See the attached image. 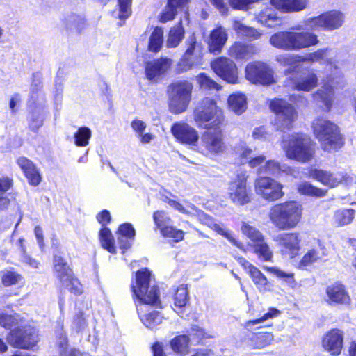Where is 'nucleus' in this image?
I'll return each mask as SVG.
<instances>
[{"label":"nucleus","mask_w":356,"mask_h":356,"mask_svg":"<svg viewBox=\"0 0 356 356\" xmlns=\"http://www.w3.org/2000/svg\"><path fill=\"white\" fill-rule=\"evenodd\" d=\"M91 136L92 131L88 127H79L74 134V144L78 147H86L89 144Z\"/></svg>","instance_id":"50"},{"label":"nucleus","mask_w":356,"mask_h":356,"mask_svg":"<svg viewBox=\"0 0 356 356\" xmlns=\"http://www.w3.org/2000/svg\"><path fill=\"white\" fill-rule=\"evenodd\" d=\"M132 0H118V8L113 11V16L124 21L131 15Z\"/></svg>","instance_id":"42"},{"label":"nucleus","mask_w":356,"mask_h":356,"mask_svg":"<svg viewBox=\"0 0 356 356\" xmlns=\"http://www.w3.org/2000/svg\"><path fill=\"white\" fill-rule=\"evenodd\" d=\"M187 49L184 53L190 57H195V59L201 61L202 46L197 42L194 34L190 35L186 40Z\"/></svg>","instance_id":"44"},{"label":"nucleus","mask_w":356,"mask_h":356,"mask_svg":"<svg viewBox=\"0 0 356 356\" xmlns=\"http://www.w3.org/2000/svg\"><path fill=\"white\" fill-rule=\"evenodd\" d=\"M229 108L236 114L243 113L247 108V102L245 95L236 93L231 95L228 99Z\"/></svg>","instance_id":"36"},{"label":"nucleus","mask_w":356,"mask_h":356,"mask_svg":"<svg viewBox=\"0 0 356 356\" xmlns=\"http://www.w3.org/2000/svg\"><path fill=\"white\" fill-rule=\"evenodd\" d=\"M153 218L155 225L157 228L161 231L163 227H166L168 225H170L171 220L167 216V214L163 211H156L154 213Z\"/></svg>","instance_id":"62"},{"label":"nucleus","mask_w":356,"mask_h":356,"mask_svg":"<svg viewBox=\"0 0 356 356\" xmlns=\"http://www.w3.org/2000/svg\"><path fill=\"white\" fill-rule=\"evenodd\" d=\"M294 88L297 90L310 92L317 87L318 78L313 69L302 72L292 78Z\"/></svg>","instance_id":"21"},{"label":"nucleus","mask_w":356,"mask_h":356,"mask_svg":"<svg viewBox=\"0 0 356 356\" xmlns=\"http://www.w3.org/2000/svg\"><path fill=\"white\" fill-rule=\"evenodd\" d=\"M257 1L259 0H229V3L235 9L247 10L250 5Z\"/></svg>","instance_id":"64"},{"label":"nucleus","mask_w":356,"mask_h":356,"mask_svg":"<svg viewBox=\"0 0 356 356\" xmlns=\"http://www.w3.org/2000/svg\"><path fill=\"white\" fill-rule=\"evenodd\" d=\"M171 132L176 140L184 145L195 146L199 135L195 128L184 122H178L171 127Z\"/></svg>","instance_id":"18"},{"label":"nucleus","mask_w":356,"mask_h":356,"mask_svg":"<svg viewBox=\"0 0 356 356\" xmlns=\"http://www.w3.org/2000/svg\"><path fill=\"white\" fill-rule=\"evenodd\" d=\"M263 268L265 270L273 274L278 278L284 279V280L288 281L289 282L294 281V274L293 273L284 272L276 266L269 267L267 266H264Z\"/></svg>","instance_id":"59"},{"label":"nucleus","mask_w":356,"mask_h":356,"mask_svg":"<svg viewBox=\"0 0 356 356\" xmlns=\"http://www.w3.org/2000/svg\"><path fill=\"white\" fill-rule=\"evenodd\" d=\"M270 108L275 114L273 124L277 130L285 131L293 128L298 118V111L293 105L282 99L275 98L270 103Z\"/></svg>","instance_id":"8"},{"label":"nucleus","mask_w":356,"mask_h":356,"mask_svg":"<svg viewBox=\"0 0 356 356\" xmlns=\"http://www.w3.org/2000/svg\"><path fill=\"white\" fill-rule=\"evenodd\" d=\"M302 206L296 201H286L272 206L268 218L272 225L279 230L294 229L302 218Z\"/></svg>","instance_id":"2"},{"label":"nucleus","mask_w":356,"mask_h":356,"mask_svg":"<svg viewBox=\"0 0 356 356\" xmlns=\"http://www.w3.org/2000/svg\"><path fill=\"white\" fill-rule=\"evenodd\" d=\"M23 241H24V240L22 238H19L17 241V245L19 248V250H20V253H21V259H20L21 261L23 263L26 264L33 268H37L38 267L39 263L36 260L31 258L26 254V248L23 244Z\"/></svg>","instance_id":"61"},{"label":"nucleus","mask_w":356,"mask_h":356,"mask_svg":"<svg viewBox=\"0 0 356 356\" xmlns=\"http://www.w3.org/2000/svg\"><path fill=\"white\" fill-rule=\"evenodd\" d=\"M281 145L288 159L300 163L309 162L315 154L313 141L303 134L293 133L284 136Z\"/></svg>","instance_id":"3"},{"label":"nucleus","mask_w":356,"mask_h":356,"mask_svg":"<svg viewBox=\"0 0 356 356\" xmlns=\"http://www.w3.org/2000/svg\"><path fill=\"white\" fill-rule=\"evenodd\" d=\"M150 272L144 268L136 273V280L131 287L134 297L141 303L161 307L159 289L157 286H149Z\"/></svg>","instance_id":"7"},{"label":"nucleus","mask_w":356,"mask_h":356,"mask_svg":"<svg viewBox=\"0 0 356 356\" xmlns=\"http://www.w3.org/2000/svg\"><path fill=\"white\" fill-rule=\"evenodd\" d=\"M274 340V335L270 332L253 334L248 339V346L254 349H261L270 346Z\"/></svg>","instance_id":"32"},{"label":"nucleus","mask_w":356,"mask_h":356,"mask_svg":"<svg viewBox=\"0 0 356 356\" xmlns=\"http://www.w3.org/2000/svg\"><path fill=\"white\" fill-rule=\"evenodd\" d=\"M228 35L226 29L220 26L214 29L210 33L208 46L212 53H220L226 44Z\"/></svg>","instance_id":"28"},{"label":"nucleus","mask_w":356,"mask_h":356,"mask_svg":"<svg viewBox=\"0 0 356 356\" xmlns=\"http://www.w3.org/2000/svg\"><path fill=\"white\" fill-rule=\"evenodd\" d=\"M33 82L31 86V100L35 102L38 98L43 99V93L41 92V76L39 73L33 75Z\"/></svg>","instance_id":"53"},{"label":"nucleus","mask_w":356,"mask_h":356,"mask_svg":"<svg viewBox=\"0 0 356 356\" xmlns=\"http://www.w3.org/2000/svg\"><path fill=\"white\" fill-rule=\"evenodd\" d=\"M135 236V230L129 223H124L120 226L118 229V237L134 238Z\"/></svg>","instance_id":"63"},{"label":"nucleus","mask_w":356,"mask_h":356,"mask_svg":"<svg viewBox=\"0 0 356 356\" xmlns=\"http://www.w3.org/2000/svg\"><path fill=\"white\" fill-rule=\"evenodd\" d=\"M163 42V31L160 27H156L152 33L149 40V50L154 52L159 51Z\"/></svg>","instance_id":"47"},{"label":"nucleus","mask_w":356,"mask_h":356,"mask_svg":"<svg viewBox=\"0 0 356 356\" xmlns=\"http://www.w3.org/2000/svg\"><path fill=\"white\" fill-rule=\"evenodd\" d=\"M257 21L261 24L273 27L280 22L276 13L270 8H265L257 15Z\"/></svg>","instance_id":"37"},{"label":"nucleus","mask_w":356,"mask_h":356,"mask_svg":"<svg viewBox=\"0 0 356 356\" xmlns=\"http://www.w3.org/2000/svg\"><path fill=\"white\" fill-rule=\"evenodd\" d=\"M175 306L177 308H182L186 306L188 300L187 288L184 285H180L175 294Z\"/></svg>","instance_id":"54"},{"label":"nucleus","mask_w":356,"mask_h":356,"mask_svg":"<svg viewBox=\"0 0 356 356\" xmlns=\"http://www.w3.org/2000/svg\"><path fill=\"white\" fill-rule=\"evenodd\" d=\"M99 239L103 248L112 254H115L116 249L114 245V239L109 229L103 227L99 231Z\"/></svg>","instance_id":"46"},{"label":"nucleus","mask_w":356,"mask_h":356,"mask_svg":"<svg viewBox=\"0 0 356 356\" xmlns=\"http://www.w3.org/2000/svg\"><path fill=\"white\" fill-rule=\"evenodd\" d=\"M270 43L284 51H299L318 44V35L311 31H280L272 35Z\"/></svg>","instance_id":"4"},{"label":"nucleus","mask_w":356,"mask_h":356,"mask_svg":"<svg viewBox=\"0 0 356 356\" xmlns=\"http://www.w3.org/2000/svg\"><path fill=\"white\" fill-rule=\"evenodd\" d=\"M252 247L254 252L260 260L263 261H270L272 260L273 254L265 239L263 241L252 244Z\"/></svg>","instance_id":"43"},{"label":"nucleus","mask_w":356,"mask_h":356,"mask_svg":"<svg viewBox=\"0 0 356 356\" xmlns=\"http://www.w3.org/2000/svg\"><path fill=\"white\" fill-rule=\"evenodd\" d=\"M281 314L280 311L275 308H270L267 313L264 314L261 318L254 320H249L244 323V327H248L263 323L270 318L278 316Z\"/></svg>","instance_id":"55"},{"label":"nucleus","mask_w":356,"mask_h":356,"mask_svg":"<svg viewBox=\"0 0 356 356\" xmlns=\"http://www.w3.org/2000/svg\"><path fill=\"white\" fill-rule=\"evenodd\" d=\"M200 63L201 61L195 59V57H190V56H186V54H184L177 64V70L179 73L187 72L200 65Z\"/></svg>","instance_id":"51"},{"label":"nucleus","mask_w":356,"mask_h":356,"mask_svg":"<svg viewBox=\"0 0 356 356\" xmlns=\"http://www.w3.org/2000/svg\"><path fill=\"white\" fill-rule=\"evenodd\" d=\"M225 149L223 135L220 128L207 129L200 138L199 149L206 154H217L222 152Z\"/></svg>","instance_id":"15"},{"label":"nucleus","mask_w":356,"mask_h":356,"mask_svg":"<svg viewBox=\"0 0 356 356\" xmlns=\"http://www.w3.org/2000/svg\"><path fill=\"white\" fill-rule=\"evenodd\" d=\"M178 8H180L175 6V5H171L167 2L165 7L161 14L160 21L163 23H165L166 22L172 20L177 13Z\"/></svg>","instance_id":"58"},{"label":"nucleus","mask_w":356,"mask_h":356,"mask_svg":"<svg viewBox=\"0 0 356 356\" xmlns=\"http://www.w3.org/2000/svg\"><path fill=\"white\" fill-rule=\"evenodd\" d=\"M309 0H270V3L277 10L284 13L299 12L305 10Z\"/></svg>","instance_id":"27"},{"label":"nucleus","mask_w":356,"mask_h":356,"mask_svg":"<svg viewBox=\"0 0 356 356\" xmlns=\"http://www.w3.org/2000/svg\"><path fill=\"white\" fill-rule=\"evenodd\" d=\"M6 339L8 343L15 348L29 349L36 344L38 335L30 327H17L11 330Z\"/></svg>","instance_id":"16"},{"label":"nucleus","mask_w":356,"mask_h":356,"mask_svg":"<svg viewBox=\"0 0 356 356\" xmlns=\"http://www.w3.org/2000/svg\"><path fill=\"white\" fill-rule=\"evenodd\" d=\"M193 119L198 127L216 129L222 124L224 115L213 99L205 97L195 107Z\"/></svg>","instance_id":"5"},{"label":"nucleus","mask_w":356,"mask_h":356,"mask_svg":"<svg viewBox=\"0 0 356 356\" xmlns=\"http://www.w3.org/2000/svg\"><path fill=\"white\" fill-rule=\"evenodd\" d=\"M248 274L251 277L254 284L260 291L266 292L270 289V284L268 279L257 267H252Z\"/></svg>","instance_id":"39"},{"label":"nucleus","mask_w":356,"mask_h":356,"mask_svg":"<svg viewBox=\"0 0 356 356\" xmlns=\"http://www.w3.org/2000/svg\"><path fill=\"white\" fill-rule=\"evenodd\" d=\"M54 272L63 287L76 295L82 293V285L77 279L73 277L72 270L60 256L56 255L54 257Z\"/></svg>","instance_id":"11"},{"label":"nucleus","mask_w":356,"mask_h":356,"mask_svg":"<svg viewBox=\"0 0 356 356\" xmlns=\"http://www.w3.org/2000/svg\"><path fill=\"white\" fill-rule=\"evenodd\" d=\"M161 234L163 237L172 238L175 241L178 242L184 238V232L180 229H177L175 227L168 225L166 227L161 229Z\"/></svg>","instance_id":"57"},{"label":"nucleus","mask_w":356,"mask_h":356,"mask_svg":"<svg viewBox=\"0 0 356 356\" xmlns=\"http://www.w3.org/2000/svg\"><path fill=\"white\" fill-rule=\"evenodd\" d=\"M228 52L236 60H248L257 53V49L253 44L236 42L229 47Z\"/></svg>","instance_id":"30"},{"label":"nucleus","mask_w":356,"mask_h":356,"mask_svg":"<svg viewBox=\"0 0 356 356\" xmlns=\"http://www.w3.org/2000/svg\"><path fill=\"white\" fill-rule=\"evenodd\" d=\"M195 79L200 87L202 89H216L218 90L220 88V86L216 82L204 73H200Z\"/></svg>","instance_id":"56"},{"label":"nucleus","mask_w":356,"mask_h":356,"mask_svg":"<svg viewBox=\"0 0 356 356\" xmlns=\"http://www.w3.org/2000/svg\"><path fill=\"white\" fill-rule=\"evenodd\" d=\"M184 30L181 21H180L177 25L170 29L166 40V47L168 48L177 47L184 38Z\"/></svg>","instance_id":"34"},{"label":"nucleus","mask_w":356,"mask_h":356,"mask_svg":"<svg viewBox=\"0 0 356 356\" xmlns=\"http://www.w3.org/2000/svg\"><path fill=\"white\" fill-rule=\"evenodd\" d=\"M66 28L70 30H80L83 24V19L76 15H70L65 18Z\"/></svg>","instance_id":"60"},{"label":"nucleus","mask_w":356,"mask_h":356,"mask_svg":"<svg viewBox=\"0 0 356 356\" xmlns=\"http://www.w3.org/2000/svg\"><path fill=\"white\" fill-rule=\"evenodd\" d=\"M171 65L170 59L163 58L148 62L145 65L146 77L149 80L156 81L167 72Z\"/></svg>","instance_id":"25"},{"label":"nucleus","mask_w":356,"mask_h":356,"mask_svg":"<svg viewBox=\"0 0 356 356\" xmlns=\"http://www.w3.org/2000/svg\"><path fill=\"white\" fill-rule=\"evenodd\" d=\"M137 310H138V314L140 316V320L142 321V322L144 323V325L147 327H148L149 329H154L158 325L161 323L163 318L159 312L153 311L147 315H142L141 314L142 309L139 308L138 305H137Z\"/></svg>","instance_id":"41"},{"label":"nucleus","mask_w":356,"mask_h":356,"mask_svg":"<svg viewBox=\"0 0 356 356\" xmlns=\"http://www.w3.org/2000/svg\"><path fill=\"white\" fill-rule=\"evenodd\" d=\"M312 127L315 136L325 151H336L343 145V138L338 126L331 121L318 118L314 120Z\"/></svg>","instance_id":"6"},{"label":"nucleus","mask_w":356,"mask_h":356,"mask_svg":"<svg viewBox=\"0 0 356 356\" xmlns=\"http://www.w3.org/2000/svg\"><path fill=\"white\" fill-rule=\"evenodd\" d=\"M354 214L352 209L337 210L334 214V221L340 226L347 225L353 221Z\"/></svg>","instance_id":"49"},{"label":"nucleus","mask_w":356,"mask_h":356,"mask_svg":"<svg viewBox=\"0 0 356 356\" xmlns=\"http://www.w3.org/2000/svg\"><path fill=\"white\" fill-rule=\"evenodd\" d=\"M1 282L4 286H10L22 281V276L11 269H5L1 272Z\"/></svg>","instance_id":"48"},{"label":"nucleus","mask_w":356,"mask_h":356,"mask_svg":"<svg viewBox=\"0 0 356 356\" xmlns=\"http://www.w3.org/2000/svg\"><path fill=\"white\" fill-rule=\"evenodd\" d=\"M309 176L312 179L330 187L338 186L339 184L342 182V178L343 177L342 173L340 172L332 174L327 171L317 169L312 170L309 172Z\"/></svg>","instance_id":"29"},{"label":"nucleus","mask_w":356,"mask_h":356,"mask_svg":"<svg viewBox=\"0 0 356 356\" xmlns=\"http://www.w3.org/2000/svg\"><path fill=\"white\" fill-rule=\"evenodd\" d=\"M193 85L187 81H178L168 88L170 108L172 113L186 111L191 101Z\"/></svg>","instance_id":"10"},{"label":"nucleus","mask_w":356,"mask_h":356,"mask_svg":"<svg viewBox=\"0 0 356 356\" xmlns=\"http://www.w3.org/2000/svg\"><path fill=\"white\" fill-rule=\"evenodd\" d=\"M298 191L302 195H311L321 197L325 195V191L322 189L313 186L308 182H302L298 186Z\"/></svg>","instance_id":"52"},{"label":"nucleus","mask_w":356,"mask_h":356,"mask_svg":"<svg viewBox=\"0 0 356 356\" xmlns=\"http://www.w3.org/2000/svg\"><path fill=\"white\" fill-rule=\"evenodd\" d=\"M241 231L253 244L263 241L265 239L264 234L257 228L245 222H242Z\"/></svg>","instance_id":"40"},{"label":"nucleus","mask_w":356,"mask_h":356,"mask_svg":"<svg viewBox=\"0 0 356 356\" xmlns=\"http://www.w3.org/2000/svg\"><path fill=\"white\" fill-rule=\"evenodd\" d=\"M327 302L329 304L347 305L350 302V296L346 292L345 287L340 283H334L326 289Z\"/></svg>","instance_id":"26"},{"label":"nucleus","mask_w":356,"mask_h":356,"mask_svg":"<svg viewBox=\"0 0 356 356\" xmlns=\"http://www.w3.org/2000/svg\"><path fill=\"white\" fill-rule=\"evenodd\" d=\"M328 252L325 245L318 242L317 245L309 249L302 257L298 266L300 268L310 266L316 263L325 261Z\"/></svg>","instance_id":"22"},{"label":"nucleus","mask_w":356,"mask_h":356,"mask_svg":"<svg viewBox=\"0 0 356 356\" xmlns=\"http://www.w3.org/2000/svg\"><path fill=\"white\" fill-rule=\"evenodd\" d=\"M233 29L239 36L251 40H257L262 35L256 29L248 26L237 19L234 20Z\"/></svg>","instance_id":"33"},{"label":"nucleus","mask_w":356,"mask_h":356,"mask_svg":"<svg viewBox=\"0 0 356 356\" xmlns=\"http://www.w3.org/2000/svg\"><path fill=\"white\" fill-rule=\"evenodd\" d=\"M291 172V169L286 165H281L280 163L269 160L266 161L263 166H261L257 169V173L259 175L268 174L273 176H278L281 173L289 174Z\"/></svg>","instance_id":"31"},{"label":"nucleus","mask_w":356,"mask_h":356,"mask_svg":"<svg viewBox=\"0 0 356 356\" xmlns=\"http://www.w3.org/2000/svg\"><path fill=\"white\" fill-rule=\"evenodd\" d=\"M345 14L339 10L325 12L318 16L306 19L303 24L307 29L332 31L340 29L345 22Z\"/></svg>","instance_id":"9"},{"label":"nucleus","mask_w":356,"mask_h":356,"mask_svg":"<svg viewBox=\"0 0 356 356\" xmlns=\"http://www.w3.org/2000/svg\"><path fill=\"white\" fill-rule=\"evenodd\" d=\"M189 338L186 335L175 337L171 341V347L179 356H184L188 353Z\"/></svg>","instance_id":"45"},{"label":"nucleus","mask_w":356,"mask_h":356,"mask_svg":"<svg viewBox=\"0 0 356 356\" xmlns=\"http://www.w3.org/2000/svg\"><path fill=\"white\" fill-rule=\"evenodd\" d=\"M276 61L284 67H289L285 72L286 74H291L299 66L301 63L300 56L282 54L276 57Z\"/></svg>","instance_id":"38"},{"label":"nucleus","mask_w":356,"mask_h":356,"mask_svg":"<svg viewBox=\"0 0 356 356\" xmlns=\"http://www.w3.org/2000/svg\"><path fill=\"white\" fill-rule=\"evenodd\" d=\"M273 241L280 246L283 253L291 257L296 256L300 249L301 237L296 232H284L276 235Z\"/></svg>","instance_id":"19"},{"label":"nucleus","mask_w":356,"mask_h":356,"mask_svg":"<svg viewBox=\"0 0 356 356\" xmlns=\"http://www.w3.org/2000/svg\"><path fill=\"white\" fill-rule=\"evenodd\" d=\"M332 49L329 47L318 49L313 52L300 56L301 63H321L327 64L326 77L324 85L313 94L314 100L321 103L326 111H330L334 101V88L343 83V74L340 63L334 57L330 56Z\"/></svg>","instance_id":"1"},{"label":"nucleus","mask_w":356,"mask_h":356,"mask_svg":"<svg viewBox=\"0 0 356 356\" xmlns=\"http://www.w3.org/2000/svg\"><path fill=\"white\" fill-rule=\"evenodd\" d=\"M282 188V184L269 177L259 176L254 181L255 193L270 202L277 201L284 196Z\"/></svg>","instance_id":"13"},{"label":"nucleus","mask_w":356,"mask_h":356,"mask_svg":"<svg viewBox=\"0 0 356 356\" xmlns=\"http://www.w3.org/2000/svg\"><path fill=\"white\" fill-rule=\"evenodd\" d=\"M343 332L339 330L333 329L325 335L322 341V346L331 355H338L343 347Z\"/></svg>","instance_id":"23"},{"label":"nucleus","mask_w":356,"mask_h":356,"mask_svg":"<svg viewBox=\"0 0 356 356\" xmlns=\"http://www.w3.org/2000/svg\"><path fill=\"white\" fill-rule=\"evenodd\" d=\"M24 318L17 313L1 312H0V326L6 328L10 329L13 326L22 325Z\"/></svg>","instance_id":"35"},{"label":"nucleus","mask_w":356,"mask_h":356,"mask_svg":"<svg viewBox=\"0 0 356 356\" xmlns=\"http://www.w3.org/2000/svg\"><path fill=\"white\" fill-rule=\"evenodd\" d=\"M198 217L199 220L203 225H205L216 232L218 234L226 238L231 243L235 245L236 248L240 249L243 252H246V249L243 243L238 241L234 236L233 233L227 229L221 227L219 224H217L215 220L207 214L204 213L203 211H199L197 209V212H195Z\"/></svg>","instance_id":"20"},{"label":"nucleus","mask_w":356,"mask_h":356,"mask_svg":"<svg viewBox=\"0 0 356 356\" xmlns=\"http://www.w3.org/2000/svg\"><path fill=\"white\" fill-rule=\"evenodd\" d=\"M17 164L22 170L30 185L38 186L42 179L41 175L35 163L25 156H20L17 159Z\"/></svg>","instance_id":"24"},{"label":"nucleus","mask_w":356,"mask_h":356,"mask_svg":"<svg viewBox=\"0 0 356 356\" xmlns=\"http://www.w3.org/2000/svg\"><path fill=\"white\" fill-rule=\"evenodd\" d=\"M247 177L245 172L238 171L236 179L229 184V197L236 205H245L251 200V190L247 187Z\"/></svg>","instance_id":"12"},{"label":"nucleus","mask_w":356,"mask_h":356,"mask_svg":"<svg viewBox=\"0 0 356 356\" xmlns=\"http://www.w3.org/2000/svg\"><path fill=\"white\" fill-rule=\"evenodd\" d=\"M211 67L216 74L228 83H236L237 82V67L229 58L219 57L211 62Z\"/></svg>","instance_id":"17"},{"label":"nucleus","mask_w":356,"mask_h":356,"mask_svg":"<svg viewBox=\"0 0 356 356\" xmlns=\"http://www.w3.org/2000/svg\"><path fill=\"white\" fill-rule=\"evenodd\" d=\"M245 78L252 83L270 85L275 82L273 71L267 64L253 62L245 67Z\"/></svg>","instance_id":"14"}]
</instances>
